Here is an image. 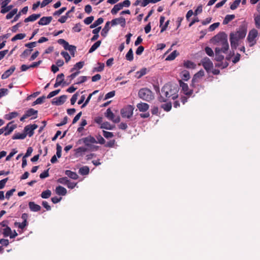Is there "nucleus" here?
<instances>
[{"mask_svg":"<svg viewBox=\"0 0 260 260\" xmlns=\"http://www.w3.org/2000/svg\"><path fill=\"white\" fill-rule=\"evenodd\" d=\"M87 150V148L84 147H79L75 149V154L77 156L82 155Z\"/></svg>","mask_w":260,"mask_h":260,"instance_id":"obj_26","label":"nucleus"},{"mask_svg":"<svg viewBox=\"0 0 260 260\" xmlns=\"http://www.w3.org/2000/svg\"><path fill=\"white\" fill-rule=\"evenodd\" d=\"M13 8L12 5L6 6L5 7H1V13L2 14H5L10 11Z\"/></svg>","mask_w":260,"mask_h":260,"instance_id":"obj_44","label":"nucleus"},{"mask_svg":"<svg viewBox=\"0 0 260 260\" xmlns=\"http://www.w3.org/2000/svg\"><path fill=\"white\" fill-rule=\"evenodd\" d=\"M240 2H241V0L235 1L230 6L231 9H232L233 10H235L239 6Z\"/></svg>","mask_w":260,"mask_h":260,"instance_id":"obj_50","label":"nucleus"},{"mask_svg":"<svg viewBox=\"0 0 260 260\" xmlns=\"http://www.w3.org/2000/svg\"><path fill=\"white\" fill-rule=\"evenodd\" d=\"M105 116L109 120L112 121L114 123H118L120 121V118L119 116H115L111 110L110 108H108L105 113Z\"/></svg>","mask_w":260,"mask_h":260,"instance_id":"obj_9","label":"nucleus"},{"mask_svg":"<svg viewBox=\"0 0 260 260\" xmlns=\"http://www.w3.org/2000/svg\"><path fill=\"white\" fill-rule=\"evenodd\" d=\"M61 55H62L63 57L64 58L66 61L67 62H68L71 59V57L67 52L62 51L61 52Z\"/></svg>","mask_w":260,"mask_h":260,"instance_id":"obj_55","label":"nucleus"},{"mask_svg":"<svg viewBox=\"0 0 260 260\" xmlns=\"http://www.w3.org/2000/svg\"><path fill=\"white\" fill-rule=\"evenodd\" d=\"M12 233V230L9 226H7L3 229V234L4 237H7L10 236Z\"/></svg>","mask_w":260,"mask_h":260,"instance_id":"obj_38","label":"nucleus"},{"mask_svg":"<svg viewBox=\"0 0 260 260\" xmlns=\"http://www.w3.org/2000/svg\"><path fill=\"white\" fill-rule=\"evenodd\" d=\"M219 22H216V23H214L212 24H211L209 27V29L210 31H213L214 30H215L217 27H218L219 25Z\"/></svg>","mask_w":260,"mask_h":260,"instance_id":"obj_61","label":"nucleus"},{"mask_svg":"<svg viewBox=\"0 0 260 260\" xmlns=\"http://www.w3.org/2000/svg\"><path fill=\"white\" fill-rule=\"evenodd\" d=\"M30 210L33 212H37L41 210V207L40 205L35 204L34 202H30L28 203Z\"/></svg>","mask_w":260,"mask_h":260,"instance_id":"obj_20","label":"nucleus"},{"mask_svg":"<svg viewBox=\"0 0 260 260\" xmlns=\"http://www.w3.org/2000/svg\"><path fill=\"white\" fill-rule=\"evenodd\" d=\"M82 141L85 145L87 147V149L93 150L96 149L95 144L98 143L95 138L92 136H88L82 139Z\"/></svg>","mask_w":260,"mask_h":260,"instance_id":"obj_5","label":"nucleus"},{"mask_svg":"<svg viewBox=\"0 0 260 260\" xmlns=\"http://www.w3.org/2000/svg\"><path fill=\"white\" fill-rule=\"evenodd\" d=\"M32 51V49H25L20 55V57L25 58L31 53Z\"/></svg>","mask_w":260,"mask_h":260,"instance_id":"obj_48","label":"nucleus"},{"mask_svg":"<svg viewBox=\"0 0 260 260\" xmlns=\"http://www.w3.org/2000/svg\"><path fill=\"white\" fill-rule=\"evenodd\" d=\"M111 22L107 21L105 24L104 28L102 29L101 35L103 36H105L110 29V24Z\"/></svg>","mask_w":260,"mask_h":260,"instance_id":"obj_36","label":"nucleus"},{"mask_svg":"<svg viewBox=\"0 0 260 260\" xmlns=\"http://www.w3.org/2000/svg\"><path fill=\"white\" fill-rule=\"evenodd\" d=\"M25 113L26 114V116L28 117L32 115H36L38 113V111L31 108L28 110Z\"/></svg>","mask_w":260,"mask_h":260,"instance_id":"obj_47","label":"nucleus"},{"mask_svg":"<svg viewBox=\"0 0 260 260\" xmlns=\"http://www.w3.org/2000/svg\"><path fill=\"white\" fill-rule=\"evenodd\" d=\"M196 66V64L190 60H187L184 62V67L186 68L194 69Z\"/></svg>","mask_w":260,"mask_h":260,"instance_id":"obj_31","label":"nucleus"},{"mask_svg":"<svg viewBox=\"0 0 260 260\" xmlns=\"http://www.w3.org/2000/svg\"><path fill=\"white\" fill-rule=\"evenodd\" d=\"M41 17V14H34L30 15L27 18H25L24 20L25 22H28L30 21H34L38 19L39 18Z\"/></svg>","mask_w":260,"mask_h":260,"instance_id":"obj_24","label":"nucleus"},{"mask_svg":"<svg viewBox=\"0 0 260 260\" xmlns=\"http://www.w3.org/2000/svg\"><path fill=\"white\" fill-rule=\"evenodd\" d=\"M37 44V42H30V43L25 44V46L29 48L30 49H32V48L36 46Z\"/></svg>","mask_w":260,"mask_h":260,"instance_id":"obj_62","label":"nucleus"},{"mask_svg":"<svg viewBox=\"0 0 260 260\" xmlns=\"http://www.w3.org/2000/svg\"><path fill=\"white\" fill-rule=\"evenodd\" d=\"M211 41L216 46V48H218L222 53H227L229 49V45L225 33L224 32L218 33L212 38Z\"/></svg>","mask_w":260,"mask_h":260,"instance_id":"obj_2","label":"nucleus"},{"mask_svg":"<svg viewBox=\"0 0 260 260\" xmlns=\"http://www.w3.org/2000/svg\"><path fill=\"white\" fill-rule=\"evenodd\" d=\"M182 78L183 80L187 81L190 78V74L188 71L184 70L181 72Z\"/></svg>","mask_w":260,"mask_h":260,"instance_id":"obj_41","label":"nucleus"},{"mask_svg":"<svg viewBox=\"0 0 260 260\" xmlns=\"http://www.w3.org/2000/svg\"><path fill=\"white\" fill-rule=\"evenodd\" d=\"M8 89L7 88L0 89V98L5 96L8 94Z\"/></svg>","mask_w":260,"mask_h":260,"instance_id":"obj_59","label":"nucleus"},{"mask_svg":"<svg viewBox=\"0 0 260 260\" xmlns=\"http://www.w3.org/2000/svg\"><path fill=\"white\" fill-rule=\"evenodd\" d=\"M51 194V191L47 189L45 191H44L42 192L41 196L43 199H48L49 198Z\"/></svg>","mask_w":260,"mask_h":260,"instance_id":"obj_43","label":"nucleus"},{"mask_svg":"<svg viewBox=\"0 0 260 260\" xmlns=\"http://www.w3.org/2000/svg\"><path fill=\"white\" fill-rule=\"evenodd\" d=\"M89 169L87 166H84L80 168L79 173L82 175H86L89 173Z\"/></svg>","mask_w":260,"mask_h":260,"instance_id":"obj_34","label":"nucleus"},{"mask_svg":"<svg viewBox=\"0 0 260 260\" xmlns=\"http://www.w3.org/2000/svg\"><path fill=\"white\" fill-rule=\"evenodd\" d=\"M25 37V34H18L12 38L11 41L14 42L17 40H22L24 39Z\"/></svg>","mask_w":260,"mask_h":260,"instance_id":"obj_39","label":"nucleus"},{"mask_svg":"<svg viewBox=\"0 0 260 260\" xmlns=\"http://www.w3.org/2000/svg\"><path fill=\"white\" fill-rule=\"evenodd\" d=\"M93 19L94 17L93 16L88 17L84 19V22L86 24L88 25L92 22Z\"/></svg>","mask_w":260,"mask_h":260,"instance_id":"obj_64","label":"nucleus"},{"mask_svg":"<svg viewBox=\"0 0 260 260\" xmlns=\"http://www.w3.org/2000/svg\"><path fill=\"white\" fill-rule=\"evenodd\" d=\"M18 115V114L16 112H12L10 113L9 114L6 115V118L8 120H11L14 118L16 117Z\"/></svg>","mask_w":260,"mask_h":260,"instance_id":"obj_45","label":"nucleus"},{"mask_svg":"<svg viewBox=\"0 0 260 260\" xmlns=\"http://www.w3.org/2000/svg\"><path fill=\"white\" fill-rule=\"evenodd\" d=\"M103 135L107 139L112 138L114 136L113 133L105 131H103Z\"/></svg>","mask_w":260,"mask_h":260,"instance_id":"obj_53","label":"nucleus"},{"mask_svg":"<svg viewBox=\"0 0 260 260\" xmlns=\"http://www.w3.org/2000/svg\"><path fill=\"white\" fill-rule=\"evenodd\" d=\"M137 107L140 112H146L148 110L149 106L147 103H141L137 104Z\"/></svg>","mask_w":260,"mask_h":260,"instance_id":"obj_19","label":"nucleus"},{"mask_svg":"<svg viewBox=\"0 0 260 260\" xmlns=\"http://www.w3.org/2000/svg\"><path fill=\"white\" fill-rule=\"evenodd\" d=\"M52 20L51 16L43 17L38 22V24L41 25H45L49 24Z\"/></svg>","mask_w":260,"mask_h":260,"instance_id":"obj_17","label":"nucleus"},{"mask_svg":"<svg viewBox=\"0 0 260 260\" xmlns=\"http://www.w3.org/2000/svg\"><path fill=\"white\" fill-rule=\"evenodd\" d=\"M84 64V61H80L77 63H76L74 67L71 70V72H73L74 71L77 70V69H81L83 68V66Z\"/></svg>","mask_w":260,"mask_h":260,"instance_id":"obj_37","label":"nucleus"},{"mask_svg":"<svg viewBox=\"0 0 260 260\" xmlns=\"http://www.w3.org/2000/svg\"><path fill=\"white\" fill-rule=\"evenodd\" d=\"M111 23L112 26L119 24L121 27H124L126 25L125 19L123 17L115 18L112 20Z\"/></svg>","mask_w":260,"mask_h":260,"instance_id":"obj_11","label":"nucleus"},{"mask_svg":"<svg viewBox=\"0 0 260 260\" xmlns=\"http://www.w3.org/2000/svg\"><path fill=\"white\" fill-rule=\"evenodd\" d=\"M247 33V26L245 24L241 25L235 32L230 35V41L232 49H236L239 45V42L243 39Z\"/></svg>","mask_w":260,"mask_h":260,"instance_id":"obj_1","label":"nucleus"},{"mask_svg":"<svg viewBox=\"0 0 260 260\" xmlns=\"http://www.w3.org/2000/svg\"><path fill=\"white\" fill-rule=\"evenodd\" d=\"M204 76V72L203 70H200L197 72L193 76L192 79V82L195 83L198 81L199 79L201 78Z\"/></svg>","mask_w":260,"mask_h":260,"instance_id":"obj_25","label":"nucleus"},{"mask_svg":"<svg viewBox=\"0 0 260 260\" xmlns=\"http://www.w3.org/2000/svg\"><path fill=\"white\" fill-rule=\"evenodd\" d=\"M161 108H162L165 111L169 112L172 108V104L171 102L167 103L166 104H162Z\"/></svg>","mask_w":260,"mask_h":260,"instance_id":"obj_40","label":"nucleus"},{"mask_svg":"<svg viewBox=\"0 0 260 260\" xmlns=\"http://www.w3.org/2000/svg\"><path fill=\"white\" fill-rule=\"evenodd\" d=\"M138 95L140 99L147 102L151 101L154 98L152 92L147 88L141 89L139 91Z\"/></svg>","mask_w":260,"mask_h":260,"instance_id":"obj_4","label":"nucleus"},{"mask_svg":"<svg viewBox=\"0 0 260 260\" xmlns=\"http://www.w3.org/2000/svg\"><path fill=\"white\" fill-rule=\"evenodd\" d=\"M17 9H14L12 10L11 11H10L7 15H6V19H10L12 18L14 15L17 14Z\"/></svg>","mask_w":260,"mask_h":260,"instance_id":"obj_46","label":"nucleus"},{"mask_svg":"<svg viewBox=\"0 0 260 260\" xmlns=\"http://www.w3.org/2000/svg\"><path fill=\"white\" fill-rule=\"evenodd\" d=\"M161 93L158 97V101L161 102H166L168 98L175 100L178 98V90L177 88L173 87L171 85L166 84L161 89Z\"/></svg>","mask_w":260,"mask_h":260,"instance_id":"obj_3","label":"nucleus"},{"mask_svg":"<svg viewBox=\"0 0 260 260\" xmlns=\"http://www.w3.org/2000/svg\"><path fill=\"white\" fill-rule=\"evenodd\" d=\"M215 60L218 61H221L224 59V56L221 54L222 53L221 50H219L218 48H215Z\"/></svg>","mask_w":260,"mask_h":260,"instance_id":"obj_22","label":"nucleus"},{"mask_svg":"<svg viewBox=\"0 0 260 260\" xmlns=\"http://www.w3.org/2000/svg\"><path fill=\"white\" fill-rule=\"evenodd\" d=\"M202 64L204 68L207 71L209 72L213 67V63L211 60L208 57L204 58L202 61Z\"/></svg>","mask_w":260,"mask_h":260,"instance_id":"obj_10","label":"nucleus"},{"mask_svg":"<svg viewBox=\"0 0 260 260\" xmlns=\"http://www.w3.org/2000/svg\"><path fill=\"white\" fill-rule=\"evenodd\" d=\"M125 58L128 61H132L134 59L133 51L132 48L126 53Z\"/></svg>","mask_w":260,"mask_h":260,"instance_id":"obj_42","label":"nucleus"},{"mask_svg":"<svg viewBox=\"0 0 260 260\" xmlns=\"http://www.w3.org/2000/svg\"><path fill=\"white\" fill-rule=\"evenodd\" d=\"M16 127L15 124H13V122H9L7 125L3 127V130L5 133H4L5 136H7L11 134L13 130Z\"/></svg>","mask_w":260,"mask_h":260,"instance_id":"obj_14","label":"nucleus"},{"mask_svg":"<svg viewBox=\"0 0 260 260\" xmlns=\"http://www.w3.org/2000/svg\"><path fill=\"white\" fill-rule=\"evenodd\" d=\"M114 127H115L114 125H111L108 122H104L103 123H102L101 124V128L109 129V130H112V129H114Z\"/></svg>","mask_w":260,"mask_h":260,"instance_id":"obj_30","label":"nucleus"},{"mask_svg":"<svg viewBox=\"0 0 260 260\" xmlns=\"http://www.w3.org/2000/svg\"><path fill=\"white\" fill-rule=\"evenodd\" d=\"M67 98V95H62L58 98H54L52 101V104L55 105H61L63 104L66 101Z\"/></svg>","mask_w":260,"mask_h":260,"instance_id":"obj_15","label":"nucleus"},{"mask_svg":"<svg viewBox=\"0 0 260 260\" xmlns=\"http://www.w3.org/2000/svg\"><path fill=\"white\" fill-rule=\"evenodd\" d=\"M15 191V189L12 188L11 190L8 191L6 193V198L9 199L11 196H12Z\"/></svg>","mask_w":260,"mask_h":260,"instance_id":"obj_63","label":"nucleus"},{"mask_svg":"<svg viewBox=\"0 0 260 260\" xmlns=\"http://www.w3.org/2000/svg\"><path fill=\"white\" fill-rule=\"evenodd\" d=\"M64 74L61 73L57 75L56 79V83L54 85V87L56 88L59 86L63 82L64 80Z\"/></svg>","mask_w":260,"mask_h":260,"instance_id":"obj_21","label":"nucleus"},{"mask_svg":"<svg viewBox=\"0 0 260 260\" xmlns=\"http://www.w3.org/2000/svg\"><path fill=\"white\" fill-rule=\"evenodd\" d=\"M122 9V5L120 3H118L114 5V6L111 11V13L112 15H116L118 13V12Z\"/></svg>","mask_w":260,"mask_h":260,"instance_id":"obj_28","label":"nucleus"},{"mask_svg":"<svg viewBox=\"0 0 260 260\" xmlns=\"http://www.w3.org/2000/svg\"><path fill=\"white\" fill-rule=\"evenodd\" d=\"M26 137V134L24 133H16L12 137V139L13 140L16 139H24Z\"/></svg>","mask_w":260,"mask_h":260,"instance_id":"obj_35","label":"nucleus"},{"mask_svg":"<svg viewBox=\"0 0 260 260\" xmlns=\"http://www.w3.org/2000/svg\"><path fill=\"white\" fill-rule=\"evenodd\" d=\"M65 174L69 177L74 180H76L78 178V175L76 174V173L72 172L70 170H66L65 171Z\"/></svg>","mask_w":260,"mask_h":260,"instance_id":"obj_27","label":"nucleus"},{"mask_svg":"<svg viewBox=\"0 0 260 260\" xmlns=\"http://www.w3.org/2000/svg\"><path fill=\"white\" fill-rule=\"evenodd\" d=\"M258 35V31L256 29H251L248 33L247 39L248 42L251 43L250 46H252L256 43L255 39Z\"/></svg>","mask_w":260,"mask_h":260,"instance_id":"obj_8","label":"nucleus"},{"mask_svg":"<svg viewBox=\"0 0 260 260\" xmlns=\"http://www.w3.org/2000/svg\"><path fill=\"white\" fill-rule=\"evenodd\" d=\"M15 226L18 227V228L23 230L25 226H26L28 224L24 222H15L14 223Z\"/></svg>","mask_w":260,"mask_h":260,"instance_id":"obj_52","label":"nucleus"},{"mask_svg":"<svg viewBox=\"0 0 260 260\" xmlns=\"http://www.w3.org/2000/svg\"><path fill=\"white\" fill-rule=\"evenodd\" d=\"M206 53L209 56H213L214 55L212 49L209 47H206L205 48Z\"/></svg>","mask_w":260,"mask_h":260,"instance_id":"obj_54","label":"nucleus"},{"mask_svg":"<svg viewBox=\"0 0 260 260\" xmlns=\"http://www.w3.org/2000/svg\"><path fill=\"white\" fill-rule=\"evenodd\" d=\"M115 94V91L114 90L111 91L107 93L104 98V100H107L113 97Z\"/></svg>","mask_w":260,"mask_h":260,"instance_id":"obj_58","label":"nucleus"},{"mask_svg":"<svg viewBox=\"0 0 260 260\" xmlns=\"http://www.w3.org/2000/svg\"><path fill=\"white\" fill-rule=\"evenodd\" d=\"M134 107L132 105H127L122 108L120 110V114L122 117L131 118L133 115Z\"/></svg>","mask_w":260,"mask_h":260,"instance_id":"obj_6","label":"nucleus"},{"mask_svg":"<svg viewBox=\"0 0 260 260\" xmlns=\"http://www.w3.org/2000/svg\"><path fill=\"white\" fill-rule=\"evenodd\" d=\"M235 18V15H227L223 21V24H228L231 21L233 20Z\"/></svg>","mask_w":260,"mask_h":260,"instance_id":"obj_33","label":"nucleus"},{"mask_svg":"<svg viewBox=\"0 0 260 260\" xmlns=\"http://www.w3.org/2000/svg\"><path fill=\"white\" fill-rule=\"evenodd\" d=\"M179 54V52H177V50L173 51L171 53H170L166 58V60H174L178 55Z\"/></svg>","mask_w":260,"mask_h":260,"instance_id":"obj_29","label":"nucleus"},{"mask_svg":"<svg viewBox=\"0 0 260 260\" xmlns=\"http://www.w3.org/2000/svg\"><path fill=\"white\" fill-rule=\"evenodd\" d=\"M55 192L58 195L60 196H65L67 194V189L61 186H57L55 188Z\"/></svg>","mask_w":260,"mask_h":260,"instance_id":"obj_23","label":"nucleus"},{"mask_svg":"<svg viewBox=\"0 0 260 260\" xmlns=\"http://www.w3.org/2000/svg\"><path fill=\"white\" fill-rule=\"evenodd\" d=\"M67 10V8L66 7H62L61 9H60L59 10H58V11H55L54 13H53V15L54 16H55V15H60V14H61L64 11H65L66 10Z\"/></svg>","mask_w":260,"mask_h":260,"instance_id":"obj_60","label":"nucleus"},{"mask_svg":"<svg viewBox=\"0 0 260 260\" xmlns=\"http://www.w3.org/2000/svg\"><path fill=\"white\" fill-rule=\"evenodd\" d=\"M15 69V66H11L9 69L6 71L2 75V79H5L8 78L14 72Z\"/></svg>","mask_w":260,"mask_h":260,"instance_id":"obj_18","label":"nucleus"},{"mask_svg":"<svg viewBox=\"0 0 260 260\" xmlns=\"http://www.w3.org/2000/svg\"><path fill=\"white\" fill-rule=\"evenodd\" d=\"M147 72H148V70L146 68H143L141 69L140 71H137L136 72V74L137 75V78L138 79L141 78L143 76L146 74Z\"/></svg>","mask_w":260,"mask_h":260,"instance_id":"obj_32","label":"nucleus"},{"mask_svg":"<svg viewBox=\"0 0 260 260\" xmlns=\"http://www.w3.org/2000/svg\"><path fill=\"white\" fill-rule=\"evenodd\" d=\"M60 89H57V90H55L54 91H53L50 92L49 93V94L47 95V98L50 99V98L53 97L54 96L57 95L60 92Z\"/></svg>","mask_w":260,"mask_h":260,"instance_id":"obj_56","label":"nucleus"},{"mask_svg":"<svg viewBox=\"0 0 260 260\" xmlns=\"http://www.w3.org/2000/svg\"><path fill=\"white\" fill-rule=\"evenodd\" d=\"M57 42L58 44L62 45L65 50H69L71 54L73 56H74L75 52L76 51V46L70 45L68 42L62 39H59Z\"/></svg>","mask_w":260,"mask_h":260,"instance_id":"obj_7","label":"nucleus"},{"mask_svg":"<svg viewBox=\"0 0 260 260\" xmlns=\"http://www.w3.org/2000/svg\"><path fill=\"white\" fill-rule=\"evenodd\" d=\"M61 151H62L61 146L59 144H57V145H56V156H57L58 158H60L61 157Z\"/></svg>","mask_w":260,"mask_h":260,"instance_id":"obj_51","label":"nucleus"},{"mask_svg":"<svg viewBox=\"0 0 260 260\" xmlns=\"http://www.w3.org/2000/svg\"><path fill=\"white\" fill-rule=\"evenodd\" d=\"M17 152V150L15 149H13L12 151L9 153V154L7 156L6 158V160L8 161L10 159V158L13 157L14 154H15Z\"/></svg>","mask_w":260,"mask_h":260,"instance_id":"obj_57","label":"nucleus"},{"mask_svg":"<svg viewBox=\"0 0 260 260\" xmlns=\"http://www.w3.org/2000/svg\"><path fill=\"white\" fill-rule=\"evenodd\" d=\"M257 11L258 12L257 14H254V20L255 27L259 29L260 28V5L257 7Z\"/></svg>","mask_w":260,"mask_h":260,"instance_id":"obj_16","label":"nucleus"},{"mask_svg":"<svg viewBox=\"0 0 260 260\" xmlns=\"http://www.w3.org/2000/svg\"><path fill=\"white\" fill-rule=\"evenodd\" d=\"M38 127L36 124L28 125L24 127V133L28 135L29 137H31L34 135V131Z\"/></svg>","mask_w":260,"mask_h":260,"instance_id":"obj_12","label":"nucleus"},{"mask_svg":"<svg viewBox=\"0 0 260 260\" xmlns=\"http://www.w3.org/2000/svg\"><path fill=\"white\" fill-rule=\"evenodd\" d=\"M69 179H68L67 177H62V178H60L59 179H58L57 180V182L60 183V184H63V185H67L68 182H69Z\"/></svg>","mask_w":260,"mask_h":260,"instance_id":"obj_49","label":"nucleus"},{"mask_svg":"<svg viewBox=\"0 0 260 260\" xmlns=\"http://www.w3.org/2000/svg\"><path fill=\"white\" fill-rule=\"evenodd\" d=\"M179 84L180 86L182 88V90H183L184 93L185 95L189 96L192 94L193 91L192 90L189 89L187 84L183 82L181 80H180Z\"/></svg>","mask_w":260,"mask_h":260,"instance_id":"obj_13","label":"nucleus"}]
</instances>
